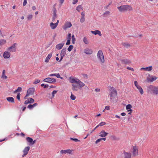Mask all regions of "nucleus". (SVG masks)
I'll return each instance as SVG.
<instances>
[{
	"instance_id": "1",
	"label": "nucleus",
	"mask_w": 158,
	"mask_h": 158,
	"mask_svg": "<svg viewBox=\"0 0 158 158\" xmlns=\"http://www.w3.org/2000/svg\"><path fill=\"white\" fill-rule=\"evenodd\" d=\"M147 89L148 93H150L156 95L158 94V86L150 85L147 86Z\"/></svg>"
},
{
	"instance_id": "2",
	"label": "nucleus",
	"mask_w": 158,
	"mask_h": 158,
	"mask_svg": "<svg viewBox=\"0 0 158 158\" xmlns=\"http://www.w3.org/2000/svg\"><path fill=\"white\" fill-rule=\"evenodd\" d=\"M117 8L120 12H123L127 11H131L132 10V8L129 5H123L117 7Z\"/></svg>"
},
{
	"instance_id": "3",
	"label": "nucleus",
	"mask_w": 158,
	"mask_h": 158,
	"mask_svg": "<svg viewBox=\"0 0 158 158\" xmlns=\"http://www.w3.org/2000/svg\"><path fill=\"white\" fill-rule=\"evenodd\" d=\"M17 44L15 43L10 47H9L7 50L10 52H16Z\"/></svg>"
},
{
	"instance_id": "4",
	"label": "nucleus",
	"mask_w": 158,
	"mask_h": 158,
	"mask_svg": "<svg viewBox=\"0 0 158 158\" xmlns=\"http://www.w3.org/2000/svg\"><path fill=\"white\" fill-rule=\"evenodd\" d=\"M97 56L101 62L103 63L104 62V57L102 51L100 50L98 51Z\"/></svg>"
},
{
	"instance_id": "5",
	"label": "nucleus",
	"mask_w": 158,
	"mask_h": 158,
	"mask_svg": "<svg viewBox=\"0 0 158 158\" xmlns=\"http://www.w3.org/2000/svg\"><path fill=\"white\" fill-rule=\"evenodd\" d=\"M117 93L116 91L114 89H113L110 93L109 97L110 98V101H111L113 99V97L117 95Z\"/></svg>"
},
{
	"instance_id": "6",
	"label": "nucleus",
	"mask_w": 158,
	"mask_h": 158,
	"mask_svg": "<svg viewBox=\"0 0 158 158\" xmlns=\"http://www.w3.org/2000/svg\"><path fill=\"white\" fill-rule=\"evenodd\" d=\"M35 89L34 88H29L27 91L26 96H28L30 95H33L34 94Z\"/></svg>"
},
{
	"instance_id": "7",
	"label": "nucleus",
	"mask_w": 158,
	"mask_h": 158,
	"mask_svg": "<svg viewBox=\"0 0 158 158\" xmlns=\"http://www.w3.org/2000/svg\"><path fill=\"white\" fill-rule=\"evenodd\" d=\"M79 80L76 77H71L69 78V82L73 84H77L78 81Z\"/></svg>"
},
{
	"instance_id": "8",
	"label": "nucleus",
	"mask_w": 158,
	"mask_h": 158,
	"mask_svg": "<svg viewBox=\"0 0 158 158\" xmlns=\"http://www.w3.org/2000/svg\"><path fill=\"white\" fill-rule=\"evenodd\" d=\"M43 81L44 82H47L50 83H52L56 82V80L54 78H51L50 77H48L44 79Z\"/></svg>"
},
{
	"instance_id": "9",
	"label": "nucleus",
	"mask_w": 158,
	"mask_h": 158,
	"mask_svg": "<svg viewBox=\"0 0 158 158\" xmlns=\"http://www.w3.org/2000/svg\"><path fill=\"white\" fill-rule=\"evenodd\" d=\"M52 11L53 16L52 18V21L54 22L55 21V19L57 18V15L56 14L57 10L56 8L55 7H53L52 9Z\"/></svg>"
},
{
	"instance_id": "10",
	"label": "nucleus",
	"mask_w": 158,
	"mask_h": 158,
	"mask_svg": "<svg viewBox=\"0 0 158 158\" xmlns=\"http://www.w3.org/2000/svg\"><path fill=\"white\" fill-rule=\"evenodd\" d=\"M66 48H63L61 50L60 52V58L59 62L60 61L63 59V57L65 56L66 54Z\"/></svg>"
},
{
	"instance_id": "11",
	"label": "nucleus",
	"mask_w": 158,
	"mask_h": 158,
	"mask_svg": "<svg viewBox=\"0 0 158 158\" xmlns=\"http://www.w3.org/2000/svg\"><path fill=\"white\" fill-rule=\"evenodd\" d=\"M132 153L133 156H135L138 155V148L136 146H133Z\"/></svg>"
},
{
	"instance_id": "12",
	"label": "nucleus",
	"mask_w": 158,
	"mask_h": 158,
	"mask_svg": "<svg viewBox=\"0 0 158 158\" xmlns=\"http://www.w3.org/2000/svg\"><path fill=\"white\" fill-rule=\"evenodd\" d=\"M10 52L7 51L4 52L3 54V56L4 58L7 59L9 58L10 57Z\"/></svg>"
},
{
	"instance_id": "13",
	"label": "nucleus",
	"mask_w": 158,
	"mask_h": 158,
	"mask_svg": "<svg viewBox=\"0 0 158 158\" xmlns=\"http://www.w3.org/2000/svg\"><path fill=\"white\" fill-rule=\"evenodd\" d=\"M30 149V147L27 146L26 147L23 151V154L22 155V157H23L24 156L26 155L28 153V151Z\"/></svg>"
},
{
	"instance_id": "14",
	"label": "nucleus",
	"mask_w": 158,
	"mask_h": 158,
	"mask_svg": "<svg viewBox=\"0 0 158 158\" xmlns=\"http://www.w3.org/2000/svg\"><path fill=\"white\" fill-rule=\"evenodd\" d=\"M72 26V24L70 22H67L65 23L63 27V29L64 30H66L67 28L70 27Z\"/></svg>"
},
{
	"instance_id": "15",
	"label": "nucleus",
	"mask_w": 158,
	"mask_h": 158,
	"mask_svg": "<svg viewBox=\"0 0 158 158\" xmlns=\"http://www.w3.org/2000/svg\"><path fill=\"white\" fill-rule=\"evenodd\" d=\"M99 134H100V137H105L108 134V133L106 132L104 130H102L100 132Z\"/></svg>"
},
{
	"instance_id": "16",
	"label": "nucleus",
	"mask_w": 158,
	"mask_h": 158,
	"mask_svg": "<svg viewBox=\"0 0 158 158\" xmlns=\"http://www.w3.org/2000/svg\"><path fill=\"white\" fill-rule=\"evenodd\" d=\"M119 60L125 64H129L131 63V61L127 59H120Z\"/></svg>"
},
{
	"instance_id": "17",
	"label": "nucleus",
	"mask_w": 158,
	"mask_h": 158,
	"mask_svg": "<svg viewBox=\"0 0 158 158\" xmlns=\"http://www.w3.org/2000/svg\"><path fill=\"white\" fill-rule=\"evenodd\" d=\"M91 32L94 34L95 35H98L100 36H102V34L101 33V31L98 30H95L94 31H91Z\"/></svg>"
},
{
	"instance_id": "18",
	"label": "nucleus",
	"mask_w": 158,
	"mask_h": 158,
	"mask_svg": "<svg viewBox=\"0 0 158 158\" xmlns=\"http://www.w3.org/2000/svg\"><path fill=\"white\" fill-rule=\"evenodd\" d=\"M60 152L61 153H63L65 154L67 153H69V154H72V151L70 149H67L66 150H61Z\"/></svg>"
},
{
	"instance_id": "19",
	"label": "nucleus",
	"mask_w": 158,
	"mask_h": 158,
	"mask_svg": "<svg viewBox=\"0 0 158 158\" xmlns=\"http://www.w3.org/2000/svg\"><path fill=\"white\" fill-rule=\"evenodd\" d=\"M92 49L89 48H86L84 50V52L87 54H91L93 53Z\"/></svg>"
},
{
	"instance_id": "20",
	"label": "nucleus",
	"mask_w": 158,
	"mask_h": 158,
	"mask_svg": "<svg viewBox=\"0 0 158 158\" xmlns=\"http://www.w3.org/2000/svg\"><path fill=\"white\" fill-rule=\"evenodd\" d=\"M123 154L124 155V158H131V153L129 152H124Z\"/></svg>"
},
{
	"instance_id": "21",
	"label": "nucleus",
	"mask_w": 158,
	"mask_h": 158,
	"mask_svg": "<svg viewBox=\"0 0 158 158\" xmlns=\"http://www.w3.org/2000/svg\"><path fill=\"white\" fill-rule=\"evenodd\" d=\"M72 89L74 91H77L78 88H79L78 87V85L76 84H73L72 85Z\"/></svg>"
},
{
	"instance_id": "22",
	"label": "nucleus",
	"mask_w": 158,
	"mask_h": 158,
	"mask_svg": "<svg viewBox=\"0 0 158 158\" xmlns=\"http://www.w3.org/2000/svg\"><path fill=\"white\" fill-rule=\"evenodd\" d=\"M64 45V43L59 44L56 46V49L60 50L62 48Z\"/></svg>"
},
{
	"instance_id": "23",
	"label": "nucleus",
	"mask_w": 158,
	"mask_h": 158,
	"mask_svg": "<svg viewBox=\"0 0 158 158\" xmlns=\"http://www.w3.org/2000/svg\"><path fill=\"white\" fill-rule=\"evenodd\" d=\"M78 81L77 84L78 86L80 88L82 87L85 85V84L80 80H78Z\"/></svg>"
},
{
	"instance_id": "24",
	"label": "nucleus",
	"mask_w": 158,
	"mask_h": 158,
	"mask_svg": "<svg viewBox=\"0 0 158 158\" xmlns=\"http://www.w3.org/2000/svg\"><path fill=\"white\" fill-rule=\"evenodd\" d=\"M152 69V66H149L146 68H142L140 70H144L145 71H151Z\"/></svg>"
},
{
	"instance_id": "25",
	"label": "nucleus",
	"mask_w": 158,
	"mask_h": 158,
	"mask_svg": "<svg viewBox=\"0 0 158 158\" xmlns=\"http://www.w3.org/2000/svg\"><path fill=\"white\" fill-rule=\"evenodd\" d=\"M7 100L11 103H14L15 102L14 99L13 97H8L6 98Z\"/></svg>"
},
{
	"instance_id": "26",
	"label": "nucleus",
	"mask_w": 158,
	"mask_h": 158,
	"mask_svg": "<svg viewBox=\"0 0 158 158\" xmlns=\"http://www.w3.org/2000/svg\"><path fill=\"white\" fill-rule=\"evenodd\" d=\"M37 105L38 104L36 103H35L33 105L30 104L28 106L27 108L31 109L37 106Z\"/></svg>"
},
{
	"instance_id": "27",
	"label": "nucleus",
	"mask_w": 158,
	"mask_h": 158,
	"mask_svg": "<svg viewBox=\"0 0 158 158\" xmlns=\"http://www.w3.org/2000/svg\"><path fill=\"white\" fill-rule=\"evenodd\" d=\"M52 56V53H49V54H48V56L46 58L45 61L47 63L49 61L51 57Z\"/></svg>"
},
{
	"instance_id": "28",
	"label": "nucleus",
	"mask_w": 158,
	"mask_h": 158,
	"mask_svg": "<svg viewBox=\"0 0 158 158\" xmlns=\"http://www.w3.org/2000/svg\"><path fill=\"white\" fill-rule=\"evenodd\" d=\"M50 27L52 29H54L56 28L57 26V24L54 23L52 22L50 23Z\"/></svg>"
},
{
	"instance_id": "29",
	"label": "nucleus",
	"mask_w": 158,
	"mask_h": 158,
	"mask_svg": "<svg viewBox=\"0 0 158 158\" xmlns=\"http://www.w3.org/2000/svg\"><path fill=\"white\" fill-rule=\"evenodd\" d=\"M137 88L139 90L140 94L141 95L143 94V90L142 88H141V87L139 85V86H138V87H137Z\"/></svg>"
},
{
	"instance_id": "30",
	"label": "nucleus",
	"mask_w": 158,
	"mask_h": 158,
	"mask_svg": "<svg viewBox=\"0 0 158 158\" xmlns=\"http://www.w3.org/2000/svg\"><path fill=\"white\" fill-rule=\"evenodd\" d=\"M26 140L28 142L30 143V144L31 145L33 140L32 138L29 137H27L26 138Z\"/></svg>"
},
{
	"instance_id": "31",
	"label": "nucleus",
	"mask_w": 158,
	"mask_h": 158,
	"mask_svg": "<svg viewBox=\"0 0 158 158\" xmlns=\"http://www.w3.org/2000/svg\"><path fill=\"white\" fill-rule=\"evenodd\" d=\"M122 44L123 46L127 48H128L131 46V45L130 44L127 43H123Z\"/></svg>"
},
{
	"instance_id": "32",
	"label": "nucleus",
	"mask_w": 158,
	"mask_h": 158,
	"mask_svg": "<svg viewBox=\"0 0 158 158\" xmlns=\"http://www.w3.org/2000/svg\"><path fill=\"white\" fill-rule=\"evenodd\" d=\"M6 40L4 39L0 40V45H3L6 44Z\"/></svg>"
},
{
	"instance_id": "33",
	"label": "nucleus",
	"mask_w": 158,
	"mask_h": 158,
	"mask_svg": "<svg viewBox=\"0 0 158 158\" xmlns=\"http://www.w3.org/2000/svg\"><path fill=\"white\" fill-rule=\"evenodd\" d=\"M22 88L21 87H19L18 88L14 91V93L15 94L17 92H21L22 91Z\"/></svg>"
},
{
	"instance_id": "34",
	"label": "nucleus",
	"mask_w": 158,
	"mask_h": 158,
	"mask_svg": "<svg viewBox=\"0 0 158 158\" xmlns=\"http://www.w3.org/2000/svg\"><path fill=\"white\" fill-rule=\"evenodd\" d=\"M50 77L52 76H56L57 77H60V74L59 73H55V74H50L49 75Z\"/></svg>"
},
{
	"instance_id": "35",
	"label": "nucleus",
	"mask_w": 158,
	"mask_h": 158,
	"mask_svg": "<svg viewBox=\"0 0 158 158\" xmlns=\"http://www.w3.org/2000/svg\"><path fill=\"white\" fill-rule=\"evenodd\" d=\"M83 42L85 44H88L89 43L88 41V40L87 39V38L85 37L83 38Z\"/></svg>"
},
{
	"instance_id": "36",
	"label": "nucleus",
	"mask_w": 158,
	"mask_h": 158,
	"mask_svg": "<svg viewBox=\"0 0 158 158\" xmlns=\"http://www.w3.org/2000/svg\"><path fill=\"white\" fill-rule=\"evenodd\" d=\"M132 108L131 105L130 104L127 105L126 106V109L127 110H129V109H131Z\"/></svg>"
},
{
	"instance_id": "37",
	"label": "nucleus",
	"mask_w": 158,
	"mask_h": 158,
	"mask_svg": "<svg viewBox=\"0 0 158 158\" xmlns=\"http://www.w3.org/2000/svg\"><path fill=\"white\" fill-rule=\"evenodd\" d=\"M73 45H70L68 48V50L69 52H70L73 49Z\"/></svg>"
},
{
	"instance_id": "38",
	"label": "nucleus",
	"mask_w": 158,
	"mask_h": 158,
	"mask_svg": "<svg viewBox=\"0 0 158 158\" xmlns=\"http://www.w3.org/2000/svg\"><path fill=\"white\" fill-rule=\"evenodd\" d=\"M70 98L72 100H75L76 99V97L72 94V93H71V95L70 96Z\"/></svg>"
},
{
	"instance_id": "39",
	"label": "nucleus",
	"mask_w": 158,
	"mask_h": 158,
	"mask_svg": "<svg viewBox=\"0 0 158 158\" xmlns=\"http://www.w3.org/2000/svg\"><path fill=\"white\" fill-rule=\"evenodd\" d=\"M80 9H82V6L81 5H79L77 7V8H76V10L78 11V12H80Z\"/></svg>"
},
{
	"instance_id": "40",
	"label": "nucleus",
	"mask_w": 158,
	"mask_h": 158,
	"mask_svg": "<svg viewBox=\"0 0 158 158\" xmlns=\"http://www.w3.org/2000/svg\"><path fill=\"white\" fill-rule=\"evenodd\" d=\"M157 78V77L155 76L153 77L150 81L152 82L153 81L156 80Z\"/></svg>"
},
{
	"instance_id": "41",
	"label": "nucleus",
	"mask_w": 158,
	"mask_h": 158,
	"mask_svg": "<svg viewBox=\"0 0 158 158\" xmlns=\"http://www.w3.org/2000/svg\"><path fill=\"white\" fill-rule=\"evenodd\" d=\"M41 86L42 87L43 86L44 88H48L49 86L48 85H45L44 84H42Z\"/></svg>"
},
{
	"instance_id": "42",
	"label": "nucleus",
	"mask_w": 158,
	"mask_h": 158,
	"mask_svg": "<svg viewBox=\"0 0 158 158\" xmlns=\"http://www.w3.org/2000/svg\"><path fill=\"white\" fill-rule=\"evenodd\" d=\"M85 21V17H81V18L80 19V22L81 23H83Z\"/></svg>"
},
{
	"instance_id": "43",
	"label": "nucleus",
	"mask_w": 158,
	"mask_h": 158,
	"mask_svg": "<svg viewBox=\"0 0 158 158\" xmlns=\"http://www.w3.org/2000/svg\"><path fill=\"white\" fill-rule=\"evenodd\" d=\"M106 124V123L105 122H102L100 123L98 126H102Z\"/></svg>"
},
{
	"instance_id": "44",
	"label": "nucleus",
	"mask_w": 158,
	"mask_h": 158,
	"mask_svg": "<svg viewBox=\"0 0 158 158\" xmlns=\"http://www.w3.org/2000/svg\"><path fill=\"white\" fill-rule=\"evenodd\" d=\"M72 43L73 44H74L75 43V38L74 37V35H72Z\"/></svg>"
},
{
	"instance_id": "45",
	"label": "nucleus",
	"mask_w": 158,
	"mask_h": 158,
	"mask_svg": "<svg viewBox=\"0 0 158 158\" xmlns=\"http://www.w3.org/2000/svg\"><path fill=\"white\" fill-rule=\"evenodd\" d=\"M110 12L109 11H106V12L104 13V16H106L110 14Z\"/></svg>"
},
{
	"instance_id": "46",
	"label": "nucleus",
	"mask_w": 158,
	"mask_h": 158,
	"mask_svg": "<svg viewBox=\"0 0 158 158\" xmlns=\"http://www.w3.org/2000/svg\"><path fill=\"white\" fill-rule=\"evenodd\" d=\"M20 94L19 93L17 94L16 98L19 101H20Z\"/></svg>"
},
{
	"instance_id": "47",
	"label": "nucleus",
	"mask_w": 158,
	"mask_h": 158,
	"mask_svg": "<svg viewBox=\"0 0 158 158\" xmlns=\"http://www.w3.org/2000/svg\"><path fill=\"white\" fill-rule=\"evenodd\" d=\"M33 16L31 15H28L27 18L28 20H31Z\"/></svg>"
},
{
	"instance_id": "48",
	"label": "nucleus",
	"mask_w": 158,
	"mask_h": 158,
	"mask_svg": "<svg viewBox=\"0 0 158 158\" xmlns=\"http://www.w3.org/2000/svg\"><path fill=\"white\" fill-rule=\"evenodd\" d=\"M70 139H71L72 140H73L76 142H79L80 141V140L78 139H77L76 138H71Z\"/></svg>"
},
{
	"instance_id": "49",
	"label": "nucleus",
	"mask_w": 158,
	"mask_h": 158,
	"mask_svg": "<svg viewBox=\"0 0 158 158\" xmlns=\"http://www.w3.org/2000/svg\"><path fill=\"white\" fill-rule=\"evenodd\" d=\"M40 81V80L39 79H36L33 82L34 84H36L39 83Z\"/></svg>"
},
{
	"instance_id": "50",
	"label": "nucleus",
	"mask_w": 158,
	"mask_h": 158,
	"mask_svg": "<svg viewBox=\"0 0 158 158\" xmlns=\"http://www.w3.org/2000/svg\"><path fill=\"white\" fill-rule=\"evenodd\" d=\"M34 102V99L32 98H30V99L29 100V102L30 103H33Z\"/></svg>"
},
{
	"instance_id": "51",
	"label": "nucleus",
	"mask_w": 158,
	"mask_h": 158,
	"mask_svg": "<svg viewBox=\"0 0 158 158\" xmlns=\"http://www.w3.org/2000/svg\"><path fill=\"white\" fill-rule=\"evenodd\" d=\"M57 91H56V90H54L53 91V92L52 93V97H53L54 96L55 94H56V93Z\"/></svg>"
},
{
	"instance_id": "52",
	"label": "nucleus",
	"mask_w": 158,
	"mask_h": 158,
	"mask_svg": "<svg viewBox=\"0 0 158 158\" xmlns=\"http://www.w3.org/2000/svg\"><path fill=\"white\" fill-rule=\"evenodd\" d=\"M127 69L131 70V71H134V69L133 68H131L129 67H127Z\"/></svg>"
},
{
	"instance_id": "53",
	"label": "nucleus",
	"mask_w": 158,
	"mask_h": 158,
	"mask_svg": "<svg viewBox=\"0 0 158 158\" xmlns=\"http://www.w3.org/2000/svg\"><path fill=\"white\" fill-rule=\"evenodd\" d=\"M70 39H68L66 43V45H68L70 44Z\"/></svg>"
},
{
	"instance_id": "54",
	"label": "nucleus",
	"mask_w": 158,
	"mask_h": 158,
	"mask_svg": "<svg viewBox=\"0 0 158 158\" xmlns=\"http://www.w3.org/2000/svg\"><path fill=\"white\" fill-rule=\"evenodd\" d=\"M101 139L100 138L99 139H98L96 141H95V143L96 144L98 143L101 140Z\"/></svg>"
},
{
	"instance_id": "55",
	"label": "nucleus",
	"mask_w": 158,
	"mask_h": 158,
	"mask_svg": "<svg viewBox=\"0 0 158 158\" xmlns=\"http://www.w3.org/2000/svg\"><path fill=\"white\" fill-rule=\"evenodd\" d=\"M134 84H135V86L136 87V88L137 87H138V86H139V85H138V82L136 81H135Z\"/></svg>"
},
{
	"instance_id": "56",
	"label": "nucleus",
	"mask_w": 158,
	"mask_h": 158,
	"mask_svg": "<svg viewBox=\"0 0 158 158\" xmlns=\"http://www.w3.org/2000/svg\"><path fill=\"white\" fill-rule=\"evenodd\" d=\"M27 3V0H24V2L23 3V6H25Z\"/></svg>"
},
{
	"instance_id": "57",
	"label": "nucleus",
	"mask_w": 158,
	"mask_h": 158,
	"mask_svg": "<svg viewBox=\"0 0 158 158\" xmlns=\"http://www.w3.org/2000/svg\"><path fill=\"white\" fill-rule=\"evenodd\" d=\"M78 1V0H73V4H75Z\"/></svg>"
},
{
	"instance_id": "58",
	"label": "nucleus",
	"mask_w": 158,
	"mask_h": 158,
	"mask_svg": "<svg viewBox=\"0 0 158 158\" xmlns=\"http://www.w3.org/2000/svg\"><path fill=\"white\" fill-rule=\"evenodd\" d=\"M98 127V126L97 125L94 128V129L91 131L90 133H92L93 131H94Z\"/></svg>"
},
{
	"instance_id": "59",
	"label": "nucleus",
	"mask_w": 158,
	"mask_h": 158,
	"mask_svg": "<svg viewBox=\"0 0 158 158\" xmlns=\"http://www.w3.org/2000/svg\"><path fill=\"white\" fill-rule=\"evenodd\" d=\"M2 77L3 79H6L7 78V77L5 75H2Z\"/></svg>"
},
{
	"instance_id": "60",
	"label": "nucleus",
	"mask_w": 158,
	"mask_h": 158,
	"mask_svg": "<svg viewBox=\"0 0 158 158\" xmlns=\"http://www.w3.org/2000/svg\"><path fill=\"white\" fill-rule=\"evenodd\" d=\"M105 109L109 110L110 109V106H107L105 107Z\"/></svg>"
},
{
	"instance_id": "61",
	"label": "nucleus",
	"mask_w": 158,
	"mask_h": 158,
	"mask_svg": "<svg viewBox=\"0 0 158 158\" xmlns=\"http://www.w3.org/2000/svg\"><path fill=\"white\" fill-rule=\"evenodd\" d=\"M28 103H30L29 102V100H26L25 101L24 104H28Z\"/></svg>"
},
{
	"instance_id": "62",
	"label": "nucleus",
	"mask_w": 158,
	"mask_h": 158,
	"mask_svg": "<svg viewBox=\"0 0 158 158\" xmlns=\"http://www.w3.org/2000/svg\"><path fill=\"white\" fill-rule=\"evenodd\" d=\"M127 111L128 112H129V113H128V114H131V113L132 112V110H131V109H130V110H127Z\"/></svg>"
},
{
	"instance_id": "63",
	"label": "nucleus",
	"mask_w": 158,
	"mask_h": 158,
	"mask_svg": "<svg viewBox=\"0 0 158 158\" xmlns=\"http://www.w3.org/2000/svg\"><path fill=\"white\" fill-rule=\"evenodd\" d=\"M71 34L70 33H69L68 35V39H70L71 40Z\"/></svg>"
},
{
	"instance_id": "64",
	"label": "nucleus",
	"mask_w": 158,
	"mask_h": 158,
	"mask_svg": "<svg viewBox=\"0 0 158 158\" xmlns=\"http://www.w3.org/2000/svg\"><path fill=\"white\" fill-rule=\"evenodd\" d=\"M100 91V89H98V88H96L95 89V91L96 92H98Z\"/></svg>"
}]
</instances>
